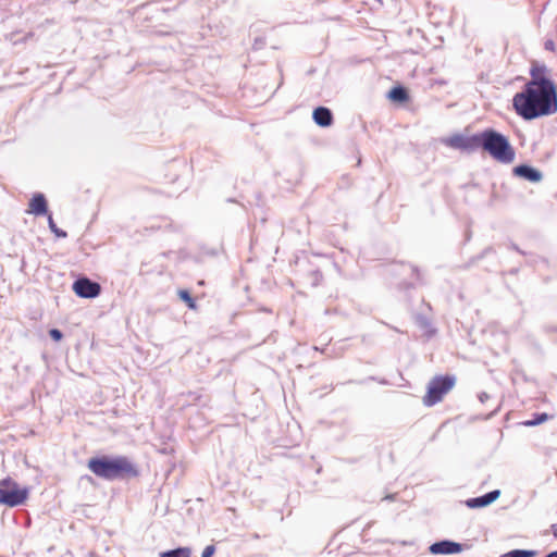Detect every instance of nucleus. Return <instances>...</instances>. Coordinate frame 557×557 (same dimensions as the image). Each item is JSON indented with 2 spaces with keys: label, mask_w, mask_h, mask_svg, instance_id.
Returning a JSON list of instances; mask_svg holds the SVG:
<instances>
[{
  "label": "nucleus",
  "mask_w": 557,
  "mask_h": 557,
  "mask_svg": "<svg viewBox=\"0 0 557 557\" xmlns=\"http://www.w3.org/2000/svg\"><path fill=\"white\" fill-rule=\"evenodd\" d=\"M531 79L512 98L516 113L524 120H534L557 112V86L548 77L545 65H533Z\"/></svg>",
  "instance_id": "obj_1"
},
{
  "label": "nucleus",
  "mask_w": 557,
  "mask_h": 557,
  "mask_svg": "<svg viewBox=\"0 0 557 557\" xmlns=\"http://www.w3.org/2000/svg\"><path fill=\"white\" fill-rule=\"evenodd\" d=\"M455 147L463 149L482 148L495 161L504 164L512 163L516 158V151L508 138L491 128L473 135L470 138L455 136Z\"/></svg>",
  "instance_id": "obj_2"
},
{
  "label": "nucleus",
  "mask_w": 557,
  "mask_h": 557,
  "mask_svg": "<svg viewBox=\"0 0 557 557\" xmlns=\"http://www.w3.org/2000/svg\"><path fill=\"white\" fill-rule=\"evenodd\" d=\"M87 467L96 476L109 481L125 476L135 478L138 475L136 467L124 456L115 458H109L107 456L90 458Z\"/></svg>",
  "instance_id": "obj_3"
},
{
  "label": "nucleus",
  "mask_w": 557,
  "mask_h": 557,
  "mask_svg": "<svg viewBox=\"0 0 557 557\" xmlns=\"http://www.w3.org/2000/svg\"><path fill=\"white\" fill-rule=\"evenodd\" d=\"M29 490L21 486L11 478L0 480V504L8 507H16L26 502Z\"/></svg>",
  "instance_id": "obj_4"
},
{
  "label": "nucleus",
  "mask_w": 557,
  "mask_h": 557,
  "mask_svg": "<svg viewBox=\"0 0 557 557\" xmlns=\"http://www.w3.org/2000/svg\"><path fill=\"white\" fill-rule=\"evenodd\" d=\"M453 380L449 376H436L428 386L426 394L423 397L425 406H433L441 401L443 397L450 391Z\"/></svg>",
  "instance_id": "obj_5"
},
{
  "label": "nucleus",
  "mask_w": 557,
  "mask_h": 557,
  "mask_svg": "<svg viewBox=\"0 0 557 557\" xmlns=\"http://www.w3.org/2000/svg\"><path fill=\"white\" fill-rule=\"evenodd\" d=\"M73 290L82 298H95L99 296L101 286L87 277H82L73 283Z\"/></svg>",
  "instance_id": "obj_6"
},
{
  "label": "nucleus",
  "mask_w": 557,
  "mask_h": 557,
  "mask_svg": "<svg viewBox=\"0 0 557 557\" xmlns=\"http://www.w3.org/2000/svg\"><path fill=\"white\" fill-rule=\"evenodd\" d=\"M48 211L47 200L42 194H35L28 203L27 213L44 215Z\"/></svg>",
  "instance_id": "obj_7"
},
{
  "label": "nucleus",
  "mask_w": 557,
  "mask_h": 557,
  "mask_svg": "<svg viewBox=\"0 0 557 557\" xmlns=\"http://www.w3.org/2000/svg\"><path fill=\"white\" fill-rule=\"evenodd\" d=\"M500 495L499 490L492 491L483 496L470 498L466 502V505L470 508L485 507L495 502Z\"/></svg>",
  "instance_id": "obj_8"
},
{
  "label": "nucleus",
  "mask_w": 557,
  "mask_h": 557,
  "mask_svg": "<svg viewBox=\"0 0 557 557\" xmlns=\"http://www.w3.org/2000/svg\"><path fill=\"white\" fill-rule=\"evenodd\" d=\"M313 121L322 127H327L333 122L332 112L325 107H318L312 114Z\"/></svg>",
  "instance_id": "obj_9"
},
{
  "label": "nucleus",
  "mask_w": 557,
  "mask_h": 557,
  "mask_svg": "<svg viewBox=\"0 0 557 557\" xmlns=\"http://www.w3.org/2000/svg\"><path fill=\"white\" fill-rule=\"evenodd\" d=\"M515 174L524 177L531 182H539L542 177L541 173L528 165H519L513 169Z\"/></svg>",
  "instance_id": "obj_10"
},
{
  "label": "nucleus",
  "mask_w": 557,
  "mask_h": 557,
  "mask_svg": "<svg viewBox=\"0 0 557 557\" xmlns=\"http://www.w3.org/2000/svg\"><path fill=\"white\" fill-rule=\"evenodd\" d=\"M388 98L395 102H406L409 100V95L404 87L397 86L389 90Z\"/></svg>",
  "instance_id": "obj_11"
},
{
  "label": "nucleus",
  "mask_w": 557,
  "mask_h": 557,
  "mask_svg": "<svg viewBox=\"0 0 557 557\" xmlns=\"http://www.w3.org/2000/svg\"><path fill=\"white\" fill-rule=\"evenodd\" d=\"M430 552L432 554H453V542L443 541L434 543L430 546Z\"/></svg>",
  "instance_id": "obj_12"
},
{
  "label": "nucleus",
  "mask_w": 557,
  "mask_h": 557,
  "mask_svg": "<svg viewBox=\"0 0 557 557\" xmlns=\"http://www.w3.org/2000/svg\"><path fill=\"white\" fill-rule=\"evenodd\" d=\"M160 557H191V549L189 547H178L161 553Z\"/></svg>",
  "instance_id": "obj_13"
},
{
  "label": "nucleus",
  "mask_w": 557,
  "mask_h": 557,
  "mask_svg": "<svg viewBox=\"0 0 557 557\" xmlns=\"http://www.w3.org/2000/svg\"><path fill=\"white\" fill-rule=\"evenodd\" d=\"M548 419H549V416L547 413H535L534 418L532 420L523 421V422H521V425L535 426V425L546 422Z\"/></svg>",
  "instance_id": "obj_14"
},
{
  "label": "nucleus",
  "mask_w": 557,
  "mask_h": 557,
  "mask_svg": "<svg viewBox=\"0 0 557 557\" xmlns=\"http://www.w3.org/2000/svg\"><path fill=\"white\" fill-rule=\"evenodd\" d=\"M536 554L535 550L513 549L503 554L500 557H535Z\"/></svg>",
  "instance_id": "obj_15"
},
{
  "label": "nucleus",
  "mask_w": 557,
  "mask_h": 557,
  "mask_svg": "<svg viewBox=\"0 0 557 557\" xmlns=\"http://www.w3.org/2000/svg\"><path fill=\"white\" fill-rule=\"evenodd\" d=\"M180 298L188 306L190 309H196V302L190 296L189 292L186 289L178 290Z\"/></svg>",
  "instance_id": "obj_16"
},
{
  "label": "nucleus",
  "mask_w": 557,
  "mask_h": 557,
  "mask_svg": "<svg viewBox=\"0 0 557 557\" xmlns=\"http://www.w3.org/2000/svg\"><path fill=\"white\" fill-rule=\"evenodd\" d=\"M48 223H49V227L50 230L58 236V237H65L66 236V233L59 230L52 219L51 215L48 216Z\"/></svg>",
  "instance_id": "obj_17"
},
{
  "label": "nucleus",
  "mask_w": 557,
  "mask_h": 557,
  "mask_svg": "<svg viewBox=\"0 0 557 557\" xmlns=\"http://www.w3.org/2000/svg\"><path fill=\"white\" fill-rule=\"evenodd\" d=\"M49 335L51 336V338L55 342H60L63 337L61 331H59L58 329H51L49 331Z\"/></svg>",
  "instance_id": "obj_18"
},
{
  "label": "nucleus",
  "mask_w": 557,
  "mask_h": 557,
  "mask_svg": "<svg viewBox=\"0 0 557 557\" xmlns=\"http://www.w3.org/2000/svg\"><path fill=\"white\" fill-rule=\"evenodd\" d=\"M215 552V547L213 545H208L201 554V557H212Z\"/></svg>",
  "instance_id": "obj_19"
},
{
  "label": "nucleus",
  "mask_w": 557,
  "mask_h": 557,
  "mask_svg": "<svg viewBox=\"0 0 557 557\" xmlns=\"http://www.w3.org/2000/svg\"><path fill=\"white\" fill-rule=\"evenodd\" d=\"M544 47L546 50L555 51V44L553 40H546Z\"/></svg>",
  "instance_id": "obj_20"
},
{
  "label": "nucleus",
  "mask_w": 557,
  "mask_h": 557,
  "mask_svg": "<svg viewBox=\"0 0 557 557\" xmlns=\"http://www.w3.org/2000/svg\"><path fill=\"white\" fill-rule=\"evenodd\" d=\"M461 552V545L458 543H455V554Z\"/></svg>",
  "instance_id": "obj_21"
},
{
  "label": "nucleus",
  "mask_w": 557,
  "mask_h": 557,
  "mask_svg": "<svg viewBox=\"0 0 557 557\" xmlns=\"http://www.w3.org/2000/svg\"><path fill=\"white\" fill-rule=\"evenodd\" d=\"M546 557H557V550L549 553Z\"/></svg>",
  "instance_id": "obj_22"
},
{
  "label": "nucleus",
  "mask_w": 557,
  "mask_h": 557,
  "mask_svg": "<svg viewBox=\"0 0 557 557\" xmlns=\"http://www.w3.org/2000/svg\"><path fill=\"white\" fill-rule=\"evenodd\" d=\"M486 397H487V396H486L485 394H483V395H481V396H480V400H481V401H484V400H486Z\"/></svg>",
  "instance_id": "obj_23"
},
{
  "label": "nucleus",
  "mask_w": 557,
  "mask_h": 557,
  "mask_svg": "<svg viewBox=\"0 0 557 557\" xmlns=\"http://www.w3.org/2000/svg\"><path fill=\"white\" fill-rule=\"evenodd\" d=\"M486 397H487V396H486L485 394H483V395H481V396H480V400H481V401H484V400H486Z\"/></svg>",
  "instance_id": "obj_24"
},
{
  "label": "nucleus",
  "mask_w": 557,
  "mask_h": 557,
  "mask_svg": "<svg viewBox=\"0 0 557 557\" xmlns=\"http://www.w3.org/2000/svg\"><path fill=\"white\" fill-rule=\"evenodd\" d=\"M554 535L557 537V527L554 529Z\"/></svg>",
  "instance_id": "obj_25"
}]
</instances>
